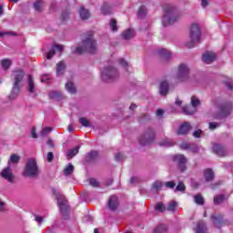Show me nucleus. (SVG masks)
<instances>
[{
  "mask_svg": "<svg viewBox=\"0 0 233 233\" xmlns=\"http://www.w3.org/2000/svg\"><path fill=\"white\" fill-rule=\"evenodd\" d=\"M88 52L89 54H96L97 52V44L94 39V31H88L86 38L82 41V46H77L75 50V54H84Z\"/></svg>",
  "mask_w": 233,
  "mask_h": 233,
  "instance_id": "obj_1",
  "label": "nucleus"
},
{
  "mask_svg": "<svg viewBox=\"0 0 233 233\" xmlns=\"http://www.w3.org/2000/svg\"><path fill=\"white\" fill-rule=\"evenodd\" d=\"M164 15L162 17V25L163 26H170V25H174L177 19H179V12L176 8V6L166 4L163 6Z\"/></svg>",
  "mask_w": 233,
  "mask_h": 233,
  "instance_id": "obj_2",
  "label": "nucleus"
},
{
  "mask_svg": "<svg viewBox=\"0 0 233 233\" xmlns=\"http://www.w3.org/2000/svg\"><path fill=\"white\" fill-rule=\"evenodd\" d=\"M215 106L218 108L219 115L217 119H223L228 117L232 114V102L224 100L223 98H217L214 101Z\"/></svg>",
  "mask_w": 233,
  "mask_h": 233,
  "instance_id": "obj_3",
  "label": "nucleus"
},
{
  "mask_svg": "<svg viewBox=\"0 0 233 233\" xmlns=\"http://www.w3.org/2000/svg\"><path fill=\"white\" fill-rule=\"evenodd\" d=\"M14 76V85L13 88L11 90V94L9 96V99L11 101H14V99L17 98V96H19V92H21V83L25 77V71L23 70H15L13 72Z\"/></svg>",
  "mask_w": 233,
  "mask_h": 233,
  "instance_id": "obj_4",
  "label": "nucleus"
},
{
  "mask_svg": "<svg viewBox=\"0 0 233 233\" xmlns=\"http://www.w3.org/2000/svg\"><path fill=\"white\" fill-rule=\"evenodd\" d=\"M189 39L190 41L186 44L187 48H194L198 43L201 41V28H199V25L192 24L190 32H189Z\"/></svg>",
  "mask_w": 233,
  "mask_h": 233,
  "instance_id": "obj_5",
  "label": "nucleus"
},
{
  "mask_svg": "<svg viewBox=\"0 0 233 233\" xmlns=\"http://www.w3.org/2000/svg\"><path fill=\"white\" fill-rule=\"evenodd\" d=\"M37 174H39V167H37L35 158L27 159L24 169V176L25 177H35Z\"/></svg>",
  "mask_w": 233,
  "mask_h": 233,
  "instance_id": "obj_6",
  "label": "nucleus"
},
{
  "mask_svg": "<svg viewBox=\"0 0 233 233\" xmlns=\"http://www.w3.org/2000/svg\"><path fill=\"white\" fill-rule=\"evenodd\" d=\"M101 77L104 83H110L114 81V79H117V77H119V72L113 66L104 67L101 72Z\"/></svg>",
  "mask_w": 233,
  "mask_h": 233,
  "instance_id": "obj_7",
  "label": "nucleus"
},
{
  "mask_svg": "<svg viewBox=\"0 0 233 233\" xmlns=\"http://www.w3.org/2000/svg\"><path fill=\"white\" fill-rule=\"evenodd\" d=\"M156 139V131L152 127H147L146 129L145 135L140 136L138 138V143L141 147H147L151 143H154Z\"/></svg>",
  "mask_w": 233,
  "mask_h": 233,
  "instance_id": "obj_8",
  "label": "nucleus"
},
{
  "mask_svg": "<svg viewBox=\"0 0 233 233\" xmlns=\"http://www.w3.org/2000/svg\"><path fill=\"white\" fill-rule=\"evenodd\" d=\"M56 201L58 203L60 214L63 216L64 219H67L68 210L70 209L68 207V201L63 195H56Z\"/></svg>",
  "mask_w": 233,
  "mask_h": 233,
  "instance_id": "obj_9",
  "label": "nucleus"
},
{
  "mask_svg": "<svg viewBox=\"0 0 233 233\" xmlns=\"http://www.w3.org/2000/svg\"><path fill=\"white\" fill-rule=\"evenodd\" d=\"M190 72V69L188 68L187 65L181 64L178 66V71L177 74V79L179 83H183V81H187L188 79V74Z\"/></svg>",
  "mask_w": 233,
  "mask_h": 233,
  "instance_id": "obj_10",
  "label": "nucleus"
},
{
  "mask_svg": "<svg viewBox=\"0 0 233 233\" xmlns=\"http://www.w3.org/2000/svg\"><path fill=\"white\" fill-rule=\"evenodd\" d=\"M173 161L177 163L178 170L180 172H185V170H187V157H185V155H175L173 157Z\"/></svg>",
  "mask_w": 233,
  "mask_h": 233,
  "instance_id": "obj_11",
  "label": "nucleus"
},
{
  "mask_svg": "<svg viewBox=\"0 0 233 233\" xmlns=\"http://www.w3.org/2000/svg\"><path fill=\"white\" fill-rule=\"evenodd\" d=\"M214 154L219 156L220 157H225V156H228V150L221 144H214L212 147Z\"/></svg>",
  "mask_w": 233,
  "mask_h": 233,
  "instance_id": "obj_12",
  "label": "nucleus"
},
{
  "mask_svg": "<svg viewBox=\"0 0 233 233\" xmlns=\"http://www.w3.org/2000/svg\"><path fill=\"white\" fill-rule=\"evenodd\" d=\"M216 57L218 56L214 52L207 51L202 56V61L206 63V65H210L213 61H216Z\"/></svg>",
  "mask_w": 233,
  "mask_h": 233,
  "instance_id": "obj_13",
  "label": "nucleus"
},
{
  "mask_svg": "<svg viewBox=\"0 0 233 233\" xmlns=\"http://www.w3.org/2000/svg\"><path fill=\"white\" fill-rule=\"evenodd\" d=\"M180 148L182 150H189L190 152H193V154H197V152H199V147L196 144H190L184 142L180 145Z\"/></svg>",
  "mask_w": 233,
  "mask_h": 233,
  "instance_id": "obj_14",
  "label": "nucleus"
},
{
  "mask_svg": "<svg viewBox=\"0 0 233 233\" xmlns=\"http://www.w3.org/2000/svg\"><path fill=\"white\" fill-rule=\"evenodd\" d=\"M189 130H192V126L188 122H184L178 128L177 134L178 136H187Z\"/></svg>",
  "mask_w": 233,
  "mask_h": 233,
  "instance_id": "obj_15",
  "label": "nucleus"
},
{
  "mask_svg": "<svg viewBox=\"0 0 233 233\" xmlns=\"http://www.w3.org/2000/svg\"><path fill=\"white\" fill-rule=\"evenodd\" d=\"M117 207H119V198H117V196L113 195L109 198L108 208L111 210H117Z\"/></svg>",
  "mask_w": 233,
  "mask_h": 233,
  "instance_id": "obj_16",
  "label": "nucleus"
},
{
  "mask_svg": "<svg viewBox=\"0 0 233 233\" xmlns=\"http://www.w3.org/2000/svg\"><path fill=\"white\" fill-rule=\"evenodd\" d=\"M211 219L217 228H221L223 227V217L222 215H211Z\"/></svg>",
  "mask_w": 233,
  "mask_h": 233,
  "instance_id": "obj_17",
  "label": "nucleus"
},
{
  "mask_svg": "<svg viewBox=\"0 0 233 233\" xmlns=\"http://www.w3.org/2000/svg\"><path fill=\"white\" fill-rule=\"evenodd\" d=\"M0 174L4 177V179H6V181H9V183H12L13 176H12V171L10 169V166L5 167Z\"/></svg>",
  "mask_w": 233,
  "mask_h": 233,
  "instance_id": "obj_18",
  "label": "nucleus"
},
{
  "mask_svg": "<svg viewBox=\"0 0 233 233\" xmlns=\"http://www.w3.org/2000/svg\"><path fill=\"white\" fill-rule=\"evenodd\" d=\"M63 48H64L63 46H59V45L53 46V47L50 49V51L46 55V59H52V57L56 56V50H57L58 52H63Z\"/></svg>",
  "mask_w": 233,
  "mask_h": 233,
  "instance_id": "obj_19",
  "label": "nucleus"
},
{
  "mask_svg": "<svg viewBox=\"0 0 233 233\" xmlns=\"http://www.w3.org/2000/svg\"><path fill=\"white\" fill-rule=\"evenodd\" d=\"M98 157H99V152L91 151L86 155V161H87V163H92V161H96Z\"/></svg>",
  "mask_w": 233,
  "mask_h": 233,
  "instance_id": "obj_20",
  "label": "nucleus"
},
{
  "mask_svg": "<svg viewBox=\"0 0 233 233\" xmlns=\"http://www.w3.org/2000/svg\"><path fill=\"white\" fill-rule=\"evenodd\" d=\"M213 201L215 205H221V203L228 201V195H217L214 197Z\"/></svg>",
  "mask_w": 233,
  "mask_h": 233,
  "instance_id": "obj_21",
  "label": "nucleus"
},
{
  "mask_svg": "<svg viewBox=\"0 0 233 233\" xmlns=\"http://www.w3.org/2000/svg\"><path fill=\"white\" fill-rule=\"evenodd\" d=\"M159 147H164L165 148H170V147H174L176 142L170 138H165L162 141L158 142Z\"/></svg>",
  "mask_w": 233,
  "mask_h": 233,
  "instance_id": "obj_22",
  "label": "nucleus"
},
{
  "mask_svg": "<svg viewBox=\"0 0 233 233\" xmlns=\"http://www.w3.org/2000/svg\"><path fill=\"white\" fill-rule=\"evenodd\" d=\"M157 52L160 57H162V59H165L166 61H168V59L172 57V53L165 48L159 49Z\"/></svg>",
  "mask_w": 233,
  "mask_h": 233,
  "instance_id": "obj_23",
  "label": "nucleus"
},
{
  "mask_svg": "<svg viewBox=\"0 0 233 233\" xmlns=\"http://www.w3.org/2000/svg\"><path fill=\"white\" fill-rule=\"evenodd\" d=\"M153 233H168V226L159 224L154 228Z\"/></svg>",
  "mask_w": 233,
  "mask_h": 233,
  "instance_id": "obj_24",
  "label": "nucleus"
},
{
  "mask_svg": "<svg viewBox=\"0 0 233 233\" xmlns=\"http://www.w3.org/2000/svg\"><path fill=\"white\" fill-rule=\"evenodd\" d=\"M159 93L160 96H167L168 94V82L163 81L160 83Z\"/></svg>",
  "mask_w": 233,
  "mask_h": 233,
  "instance_id": "obj_25",
  "label": "nucleus"
},
{
  "mask_svg": "<svg viewBox=\"0 0 233 233\" xmlns=\"http://www.w3.org/2000/svg\"><path fill=\"white\" fill-rule=\"evenodd\" d=\"M196 233H207V224L205 221H198L196 228Z\"/></svg>",
  "mask_w": 233,
  "mask_h": 233,
  "instance_id": "obj_26",
  "label": "nucleus"
},
{
  "mask_svg": "<svg viewBox=\"0 0 233 233\" xmlns=\"http://www.w3.org/2000/svg\"><path fill=\"white\" fill-rule=\"evenodd\" d=\"M79 148H81V146H76L73 149H69L66 153L67 159H72L75 156H77L79 154Z\"/></svg>",
  "mask_w": 233,
  "mask_h": 233,
  "instance_id": "obj_27",
  "label": "nucleus"
},
{
  "mask_svg": "<svg viewBox=\"0 0 233 233\" xmlns=\"http://www.w3.org/2000/svg\"><path fill=\"white\" fill-rule=\"evenodd\" d=\"M204 177L207 182L212 181V179H214V170H212L211 168L205 169Z\"/></svg>",
  "mask_w": 233,
  "mask_h": 233,
  "instance_id": "obj_28",
  "label": "nucleus"
},
{
  "mask_svg": "<svg viewBox=\"0 0 233 233\" xmlns=\"http://www.w3.org/2000/svg\"><path fill=\"white\" fill-rule=\"evenodd\" d=\"M80 18L85 21L90 17V12L85 8V6H81L79 10Z\"/></svg>",
  "mask_w": 233,
  "mask_h": 233,
  "instance_id": "obj_29",
  "label": "nucleus"
},
{
  "mask_svg": "<svg viewBox=\"0 0 233 233\" xmlns=\"http://www.w3.org/2000/svg\"><path fill=\"white\" fill-rule=\"evenodd\" d=\"M65 68H66V66H65V62L60 61L56 65V76H63V74H65Z\"/></svg>",
  "mask_w": 233,
  "mask_h": 233,
  "instance_id": "obj_30",
  "label": "nucleus"
},
{
  "mask_svg": "<svg viewBox=\"0 0 233 233\" xmlns=\"http://www.w3.org/2000/svg\"><path fill=\"white\" fill-rule=\"evenodd\" d=\"M50 99H56V101H60V99H63V94L61 91H51L49 93Z\"/></svg>",
  "mask_w": 233,
  "mask_h": 233,
  "instance_id": "obj_31",
  "label": "nucleus"
},
{
  "mask_svg": "<svg viewBox=\"0 0 233 233\" xmlns=\"http://www.w3.org/2000/svg\"><path fill=\"white\" fill-rule=\"evenodd\" d=\"M136 35L134 29H127L122 33L123 39H132Z\"/></svg>",
  "mask_w": 233,
  "mask_h": 233,
  "instance_id": "obj_32",
  "label": "nucleus"
},
{
  "mask_svg": "<svg viewBox=\"0 0 233 233\" xmlns=\"http://www.w3.org/2000/svg\"><path fill=\"white\" fill-rule=\"evenodd\" d=\"M101 12L103 15H108L112 14V7L110 6V5H108V3H104L101 7Z\"/></svg>",
  "mask_w": 233,
  "mask_h": 233,
  "instance_id": "obj_33",
  "label": "nucleus"
},
{
  "mask_svg": "<svg viewBox=\"0 0 233 233\" xmlns=\"http://www.w3.org/2000/svg\"><path fill=\"white\" fill-rule=\"evenodd\" d=\"M138 19H145L147 17V7L145 5H141L137 12Z\"/></svg>",
  "mask_w": 233,
  "mask_h": 233,
  "instance_id": "obj_34",
  "label": "nucleus"
},
{
  "mask_svg": "<svg viewBox=\"0 0 233 233\" xmlns=\"http://www.w3.org/2000/svg\"><path fill=\"white\" fill-rule=\"evenodd\" d=\"M27 82H28V92L30 94H34V90H35L34 78L32 77L31 75H28Z\"/></svg>",
  "mask_w": 233,
  "mask_h": 233,
  "instance_id": "obj_35",
  "label": "nucleus"
},
{
  "mask_svg": "<svg viewBox=\"0 0 233 233\" xmlns=\"http://www.w3.org/2000/svg\"><path fill=\"white\" fill-rule=\"evenodd\" d=\"M66 90L69 92V94H76L77 90H76V86H74V83L72 82H67L66 84Z\"/></svg>",
  "mask_w": 233,
  "mask_h": 233,
  "instance_id": "obj_36",
  "label": "nucleus"
},
{
  "mask_svg": "<svg viewBox=\"0 0 233 233\" xmlns=\"http://www.w3.org/2000/svg\"><path fill=\"white\" fill-rule=\"evenodd\" d=\"M71 174H74V165L72 163H69L67 167L64 169V175L68 177Z\"/></svg>",
  "mask_w": 233,
  "mask_h": 233,
  "instance_id": "obj_37",
  "label": "nucleus"
},
{
  "mask_svg": "<svg viewBox=\"0 0 233 233\" xmlns=\"http://www.w3.org/2000/svg\"><path fill=\"white\" fill-rule=\"evenodd\" d=\"M194 201L197 205H205V198L200 194L194 196Z\"/></svg>",
  "mask_w": 233,
  "mask_h": 233,
  "instance_id": "obj_38",
  "label": "nucleus"
},
{
  "mask_svg": "<svg viewBox=\"0 0 233 233\" xmlns=\"http://www.w3.org/2000/svg\"><path fill=\"white\" fill-rule=\"evenodd\" d=\"M1 65L5 70H8L12 65V60H10L9 58H5L2 60Z\"/></svg>",
  "mask_w": 233,
  "mask_h": 233,
  "instance_id": "obj_39",
  "label": "nucleus"
},
{
  "mask_svg": "<svg viewBox=\"0 0 233 233\" xmlns=\"http://www.w3.org/2000/svg\"><path fill=\"white\" fill-rule=\"evenodd\" d=\"M177 208V202L172 200L171 202L168 203L167 207V210H168L169 212H175Z\"/></svg>",
  "mask_w": 233,
  "mask_h": 233,
  "instance_id": "obj_40",
  "label": "nucleus"
},
{
  "mask_svg": "<svg viewBox=\"0 0 233 233\" xmlns=\"http://www.w3.org/2000/svg\"><path fill=\"white\" fill-rule=\"evenodd\" d=\"M79 123L80 125H82V127H85L86 128H89V127H91L90 120L86 119L84 116L79 118Z\"/></svg>",
  "mask_w": 233,
  "mask_h": 233,
  "instance_id": "obj_41",
  "label": "nucleus"
},
{
  "mask_svg": "<svg viewBox=\"0 0 233 233\" xmlns=\"http://www.w3.org/2000/svg\"><path fill=\"white\" fill-rule=\"evenodd\" d=\"M45 5V2L43 0H37L33 4V6L36 12H41V6Z\"/></svg>",
  "mask_w": 233,
  "mask_h": 233,
  "instance_id": "obj_42",
  "label": "nucleus"
},
{
  "mask_svg": "<svg viewBox=\"0 0 233 233\" xmlns=\"http://www.w3.org/2000/svg\"><path fill=\"white\" fill-rule=\"evenodd\" d=\"M182 111L184 114H187L189 116H192V114H194V107L190 106H185L182 107Z\"/></svg>",
  "mask_w": 233,
  "mask_h": 233,
  "instance_id": "obj_43",
  "label": "nucleus"
},
{
  "mask_svg": "<svg viewBox=\"0 0 233 233\" xmlns=\"http://www.w3.org/2000/svg\"><path fill=\"white\" fill-rule=\"evenodd\" d=\"M199 105H201V101H199V99H198V97L192 96L191 97V106L193 108H196L197 106H199Z\"/></svg>",
  "mask_w": 233,
  "mask_h": 233,
  "instance_id": "obj_44",
  "label": "nucleus"
},
{
  "mask_svg": "<svg viewBox=\"0 0 233 233\" xmlns=\"http://www.w3.org/2000/svg\"><path fill=\"white\" fill-rule=\"evenodd\" d=\"M185 184L183 182H178L177 186L175 188V192H185L186 190Z\"/></svg>",
  "mask_w": 233,
  "mask_h": 233,
  "instance_id": "obj_45",
  "label": "nucleus"
},
{
  "mask_svg": "<svg viewBox=\"0 0 233 233\" xmlns=\"http://www.w3.org/2000/svg\"><path fill=\"white\" fill-rule=\"evenodd\" d=\"M109 26L112 30V32H117V22L116 19H112L109 23Z\"/></svg>",
  "mask_w": 233,
  "mask_h": 233,
  "instance_id": "obj_46",
  "label": "nucleus"
},
{
  "mask_svg": "<svg viewBox=\"0 0 233 233\" xmlns=\"http://www.w3.org/2000/svg\"><path fill=\"white\" fill-rule=\"evenodd\" d=\"M162 187H163V182L157 180L153 183L154 190H161Z\"/></svg>",
  "mask_w": 233,
  "mask_h": 233,
  "instance_id": "obj_47",
  "label": "nucleus"
},
{
  "mask_svg": "<svg viewBox=\"0 0 233 233\" xmlns=\"http://www.w3.org/2000/svg\"><path fill=\"white\" fill-rule=\"evenodd\" d=\"M21 159V157H19V156L14 154V155H11L10 157V160L8 161V163H14V164H17L19 163V160Z\"/></svg>",
  "mask_w": 233,
  "mask_h": 233,
  "instance_id": "obj_48",
  "label": "nucleus"
},
{
  "mask_svg": "<svg viewBox=\"0 0 233 233\" xmlns=\"http://www.w3.org/2000/svg\"><path fill=\"white\" fill-rule=\"evenodd\" d=\"M155 210H157V212H165V210H167V208L165 207V205H163V203H157L155 206Z\"/></svg>",
  "mask_w": 233,
  "mask_h": 233,
  "instance_id": "obj_49",
  "label": "nucleus"
},
{
  "mask_svg": "<svg viewBox=\"0 0 233 233\" xmlns=\"http://www.w3.org/2000/svg\"><path fill=\"white\" fill-rule=\"evenodd\" d=\"M118 63L120 66H123L124 68H126V70H128V62H127V60H125L124 58H119Z\"/></svg>",
  "mask_w": 233,
  "mask_h": 233,
  "instance_id": "obj_50",
  "label": "nucleus"
},
{
  "mask_svg": "<svg viewBox=\"0 0 233 233\" xmlns=\"http://www.w3.org/2000/svg\"><path fill=\"white\" fill-rule=\"evenodd\" d=\"M50 132H52V127H45V128L42 130L40 136H41L42 137H45L46 136H48V134H50Z\"/></svg>",
  "mask_w": 233,
  "mask_h": 233,
  "instance_id": "obj_51",
  "label": "nucleus"
},
{
  "mask_svg": "<svg viewBox=\"0 0 233 233\" xmlns=\"http://www.w3.org/2000/svg\"><path fill=\"white\" fill-rule=\"evenodd\" d=\"M89 185L91 187H99V182L96 178H89Z\"/></svg>",
  "mask_w": 233,
  "mask_h": 233,
  "instance_id": "obj_52",
  "label": "nucleus"
},
{
  "mask_svg": "<svg viewBox=\"0 0 233 233\" xmlns=\"http://www.w3.org/2000/svg\"><path fill=\"white\" fill-rule=\"evenodd\" d=\"M167 188H176V182L174 181H167L165 183Z\"/></svg>",
  "mask_w": 233,
  "mask_h": 233,
  "instance_id": "obj_53",
  "label": "nucleus"
},
{
  "mask_svg": "<svg viewBox=\"0 0 233 233\" xmlns=\"http://www.w3.org/2000/svg\"><path fill=\"white\" fill-rule=\"evenodd\" d=\"M225 86L228 88V90H233V82L232 80H228L225 82Z\"/></svg>",
  "mask_w": 233,
  "mask_h": 233,
  "instance_id": "obj_54",
  "label": "nucleus"
},
{
  "mask_svg": "<svg viewBox=\"0 0 233 233\" xmlns=\"http://www.w3.org/2000/svg\"><path fill=\"white\" fill-rule=\"evenodd\" d=\"M46 161H48V163H52L54 161V153L53 152L47 153Z\"/></svg>",
  "mask_w": 233,
  "mask_h": 233,
  "instance_id": "obj_55",
  "label": "nucleus"
},
{
  "mask_svg": "<svg viewBox=\"0 0 233 233\" xmlns=\"http://www.w3.org/2000/svg\"><path fill=\"white\" fill-rule=\"evenodd\" d=\"M218 127H219V123L209 122V129L210 130H216V128H218Z\"/></svg>",
  "mask_w": 233,
  "mask_h": 233,
  "instance_id": "obj_56",
  "label": "nucleus"
},
{
  "mask_svg": "<svg viewBox=\"0 0 233 233\" xmlns=\"http://www.w3.org/2000/svg\"><path fill=\"white\" fill-rule=\"evenodd\" d=\"M202 134H203V131L201 129H198L194 131L193 136L198 138V137H201Z\"/></svg>",
  "mask_w": 233,
  "mask_h": 233,
  "instance_id": "obj_57",
  "label": "nucleus"
},
{
  "mask_svg": "<svg viewBox=\"0 0 233 233\" xmlns=\"http://www.w3.org/2000/svg\"><path fill=\"white\" fill-rule=\"evenodd\" d=\"M163 114H165V111H163V109H157V117H158L159 119H161V117H163Z\"/></svg>",
  "mask_w": 233,
  "mask_h": 233,
  "instance_id": "obj_58",
  "label": "nucleus"
},
{
  "mask_svg": "<svg viewBox=\"0 0 233 233\" xmlns=\"http://www.w3.org/2000/svg\"><path fill=\"white\" fill-rule=\"evenodd\" d=\"M136 183H139V177H132L131 179H130V184L131 185H136Z\"/></svg>",
  "mask_w": 233,
  "mask_h": 233,
  "instance_id": "obj_59",
  "label": "nucleus"
},
{
  "mask_svg": "<svg viewBox=\"0 0 233 233\" xmlns=\"http://www.w3.org/2000/svg\"><path fill=\"white\" fill-rule=\"evenodd\" d=\"M115 159H116V161H121V160L123 159V154H121V153H116V154L115 155Z\"/></svg>",
  "mask_w": 233,
  "mask_h": 233,
  "instance_id": "obj_60",
  "label": "nucleus"
},
{
  "mask_svg": "<svg viewBox=\"0 0 233 233\" xmlns=\"http://www.w3.org/2000/svg\"><path fill=\"white\" fill-rule=\"evenodd\" d=\"M31 136L34 139H37V133L35 132V127H32Z\"/></svg>",
  "mask_w": 233,
  "mask_h": 233,
  "instance_id": "obj_61",
  "label": "nucleus"
},
{
  "mask_svg": "<svg viewBox=\"0 0 233 233\" xmlns=\"http://www.w3.org/2000/svg\"><path fill=\"white\" fill-rule=\"evenodd\" d=\"M50 79V77L48 76H44L41 77L40 81L41 83H46V81H48Z\"/></svg>",
  "mask_w": 233,
  "mask_h": 233,
  "instance_id": "obj_62",
  "label": "nucleus"
},
{
  "mask_svg": "<svg viewBox=\"0 0 233 233\" xmlns=\"http://www.w3.org/2000/svg\"><path fill=\"white\" fill-rule=\"evenodd\" d=\"M201 6L203 8H207V6H208V0H202L201 1Z\"/></svg>",
  "mask_w": 233,
  "mask_h": 233,
  "instance_id": "obj_63",
  "label": "nucleus"
},
{
  "mask_svg": "<svg viewBox=\"0 0 233 233\" xmlns=\"http://www.w3.org/2000/svg\"><path fill=\"white\" fill-rule=\"evenodd\" d=\"M46 233H56V229H55L54 228H48V229L46 230Z\"/></svg>",
  "mask_w": 233,
  "mask_h": 233,
  "instance_id": "obj_64",
  "label": "nucleus"
}]
</instances>
